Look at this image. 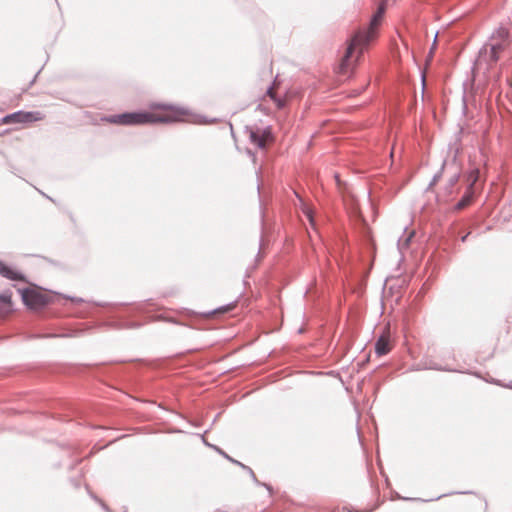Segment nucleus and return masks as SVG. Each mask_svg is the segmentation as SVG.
<instances>
[{
  "label": "nucleus",
  "mask_w": 512,
  "mask_h": 512,
  "mask_svg": "<svg viewBox=\"0 0 512 512\" xmlns=\"http://www.w3.org/2000/svg\"><path fill=\"white\" fill-rule=\"evenodd\" d=\"M470 203V198L469 197H464L458 204H457V207L458 209H463L464 207H466L468 204Z\"/></svg>",
  "instance_id": "12"
},
{
  "label": "nucleus",
  "mask_w": 512,
  "mask_h": 512,
  "mask_svg": "<svg viewBox=\"0 0 512 512\" xmlns=\"http://www.w3.org/2000/svg\"><path fill=\"white\" fill-rule=\"evenodd\" d=\"M177 117L170 111L145 112V113H125L115 115L107 119L111 124L116 125H140L148 123H167L176 121Z\"/></svg>",
  "instance_id": "2"
},
{
  "label": "nucleus",
  "mask_w": 512,
  "mask_h": 512,
  "mask_svg": "<svg viewBox=\"0 0 512 512\" xmlns=\"http://www.w3.org/2000/svg\"><path fill=\"white\" fill-rule=\"evenodd\" d=\"M480 171L479 169L475 168L473 169L469 175H468V181L470 182V185L473 186L479 179Z\"/></svg>",
  "instance_id": "11"
},
{
  "label": "nucleus",
  "mask_w": 512,
  "mask_h": 512,
  "mask_svg": "<svg viewBox=\"0 0 512 512\" xmlns=\"http://www.w3.org/2000/svg\"><path fill=\"white\" fill-rule=\"evenodd\" d=\"M22 298L25 304L32 308L38 307L44 303L43 296L34 290H24Z\"/></svg>",
  "instance_id": "7"
},
{
  "label": "nucleus",
  "mask_w": 512,
  "mask_h": 512,
  "mask_svg": "<svg viewBox=\"0 0 512 512\" xmlns=\"http://www.w3.org/2000/svg\"><path fill=\"white\" fill-rule=\"evenodd\" d=\"M11 297L9 295L0 296V317L7 315L11 311Z\"/></svg>",
  "instance_id": "9"
},
{
  "label": "nucleus",
  "mask_w": 512,
  "mask_h": 512,
  "mask_svg": "<svg viewBox=\"0 0 512 512\" xmlns=\"http://www.w3.org/2000/svg\"><path fill=\"white\" fill-rule=\"evenodd\" d=\"M468 235H469V233H467L466 235H464V236L461 238L462 242H465V241H466V239H467Z\"/></svg>",
  "instance_id": "15"
},
{
  "label": "nucleus",
  "mask_w": 512,
  "mask_h": 512,
  "mask_svg": "<svg viewBox=\"0 0 512 512\" xmlns=\"http://www.w3.org/2000/svg\"><path fill=\"white\" fill-rule=\"evenodd\" d=\"M385 10L386 2L382 1L376 13L373 15L367 31H359L353 36L345 51V54L341 58V61L336 68L338 75L347 78L353 74L357 63L362 56L364 47L368 45L370 41L376 38L377 31L381 25Z\"/></svg>",
  "instance_id": "1"
},
{
  "label": "nucleus",
  "mask_w": 512,
  "mask_h": 512,
  "mask_svg": "<svg viewBox=\"0 0 512 512\" xmlns=\"http://www.w3.org/2000/svg\"><path fill=\"white\" fill-rule=\"evenodd\" d=\"M393 347V344L390 339V328L386 326L381 336L375 343V352L379 356H383L388 354Z\"/></svg>",
  "instance_id": "6"
},
{
  "label": "nucleus",
  "mask_w": 512,
  "mask_h": 512,
  "mask_svg": "<svg viewBox=\"0 0 512 512\" xmlns=\"http://www.w3.org/2000/svg\"><path fill=\"white\" fill-rule=\"evenodd\" d=\"M267 96L273 100V102L275 103L276 107L277 108H282L284 107L285 105V101L280 99V98H277L276 97V90H275V87H271L268 91H267Z\"/></svg>",
  "instance_id": "10"
},
{
  "label": "nucleus",
  "mask_w": 512,
  "mask_h": 512,
  "mask_svg": "<svg viewBox=\"0 0 512 512\" xmlns=\"http://www.w3.org/2000/svg\"><path fill=\"white\" fill-rule=\"evenodd\" d=\"M510 34L506 28H498L490 37L489 42L480 52L481 58H487L490 62L496 63L503 51L510 45Z\"/></svg>",
  "instance_id": "3"
},
{
  "label": "nucleus",
  "mask_w": 512,
  "mask_h": 512,
  "mask_svg": "<svg viewBox=\"0 0 512 512\" xmlns=\"http://www.w3.org/2000/svg\"><path fill=\"white\" fill-rule=\"evenodd\" d=\"M0 275L10 280H24V277L19 272L13 270L2 261H0Z\"/></svg>",
  "instance_id": "8"
},
{
  "label": "nucleus",
  "mask_w": 512,
  "mask_h": 512,
  "mask_svg": "<svg viewBox=\"0 0 512 512\" xmlns=\"http://www.w3.org/2000/svg\"><path fill=\"white\" fill-rule=\"evenodd\" d=\"M245 136L257 147L264 148L273 141L270 130H244Z\"/></svg>",
  "instance_id": "5"
},
{
  "label": "nucleus",
  "mask_w": 512,
  "mask_h": 512,
  "mask_svg": "<svg viewBox=\"0 0 512 512\" xmlns=\"http://www.w3.org/2000/svg\"><path fill=\"white\" fill-rule=\"evenodd\" d=\"M304 213L306 214V216H307V218L309 219V221H310L311 223H313V216H312V212H311V210H310V209H306V210L304 211Z\"/></svg>",
  "instance_id": "14"
},
{
  "label": "nucleus",
  "mask_w": 512,
  "mask_h": 512,
  "mask_svg": "<svg viewBox=\"0 0 512 512\" xmlns=\"http://www.w3.org/2000/svg\"><path fill=\"white\" fill-rule=\"evenodd\" d=\"M234 308V305H227L225 307H222L220 309H218L216 312L218 313H225V312H228L230 310H232Z\"/></svg>",
  "instance_id": "13"
},
{
  "label": "nucleus",
  "mask_w": 512,
  "mask_h": 512,
  "mask_svg": "<svg viewBox=\"0 0 512 512\" xmlns=\"http://www.w3.org/2000/svg\"><path fill=\"white\" fill-rule=\"evenodd\" d=\"M43 115L40 112H15L13 114L3 117L0 121V125L11 124V123H33L41 120Z\"/></svg>",
  "instance_id": "4"
}]
</instances>
